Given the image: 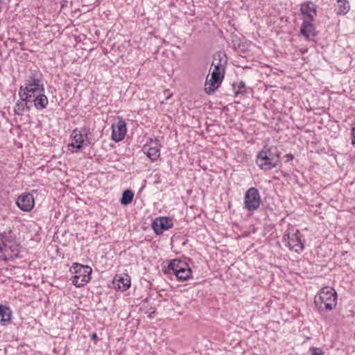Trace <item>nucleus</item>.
Wrapping results in <instances>:
<instances>
[{"instance_id": "1a4fd4ad", "label": "nucleus", "mask_w": 355, "mask_h": 355, "mask_svg": "<svg viewBox=\"0 0 355 355\" xmlns=\"http://www.w3.org/2000/svg\"><path fill=\"white\" fill-rule=\"evenodd\" d=\"M224 74L219 71H212L211 78L207 76L205 81V91L207 94H213L220 85Z\"/></svg>"}, {"instance_id": "aec40b11", "label": "nucleus", "mask_w": 355, "mask_h": 355, "mask_svg": "<svg viewBox=\"0 0 355 355\" xmlns=\"http://www.w3.org/2000/svg\"><path fill=\"white\" fill-rule=\"evenodd\" d=\"M133 198L134 193L130 189H126L122 193V196L120 199V202L123 205H128L132 202Z\"/></svg>"}, {"instance_id": "f257e3e1", "label": "nucleus", "mask_w": 355, "mask_h": 355, "mask_svg": "<svg viewBox=\"0 0 355 355\" xmlns=\"http://www.w3.org/2000/svg\"><path fill=\"white\" fill-rule=\"evenodd\" d=\"M39 92H44L43 75L37 69H31L24 84L19 87L20 99L30 101L34 94Z\"/></svg>"}, {"instance_id": "ddd939ff", "label": "nucleus", "mask_w": 355, "mask_h": 355, "mask_svg": "<svg viewBox=\"0 0 355 355\" xmlns=\"http://www.w3.org/2000/svg\"><path fill=\"white\" fill-rule=\"evenodd\" d=\"M300 12L304 16L303 21H313L317 16V6L311 1H307L300 5Z\"/></svg>"}, {"instance_id": "bb28decb", "label": "nucleus", "mask_w": 355, "mask_h": 355, "mask_svg": "<svg viewBox=\"0 0 355 355\" xmlns=\"http://www.w3.org/2000/svg\"><path fill=\"white\" fill-rule=\"evenodd\" d=\"M351 134L352 136V144L353 146H355V123L352 125V130H351Z\"/></svg>"}, {"instance_id": "0eeeda50", "label": "nucleus", "mask_w": 355, "mask_h": 355, "mask_svg": "<svg viewBox=\"0 0 355 355\" xmlns=\"http://www.w3.org/2000/svg\"><path fill=\"white\" fill-rule=\"evenodd\" d=\"M90 134L89 129L83 128V130L78 128L74 129L71 135L72 142L69 146L80 150L83 147L90 145L92 143V138L89 137Z\"/></svg>"}, {"instance_id": "b1692460", "label": "nucleus", "mask_w": 355, "mask_h": 355, "mask_svg": "<svg viewBox=\"0 0 355 355\" xmlns=\"http://www.w3.org/2000/svg\"><path fill=\"white\" fill-rule=\"evenodd\" d=\"M11 233H12V230L10 229H9V230L8 232L5 231L2 233H0V234L3 235V240L4 243L6 244H7V246H8L9 243H12L15 240V237L11 235Z\"/></svg>"}, {"instance_id": "6e6552de", "label": "nucleus", "mask_w": 355, "mask_h": 355, "mask_svg": "<svg viewBox=\"0 0 355 355\" xmlns=\"http://www.w3.org/2000/svg\"><path fill=\"white\" fill-rule=\"evenodd\" d=\"M261 199L259 190L255 187L248 189L244 196L245 207L250 211L257 210L261 204Z\"/></svg>"}, {"instance_id": "9d476101", "label": "nucleus", "mask_w": 355, "mask_h": 355, "mask_svg": "<svg viewBox=\"0 0 355 355\" xmlns=\"http://www.w3.org/2000/svg\"><path fill=\"white\" fill-rule=\"evenodd\" d=\"M160 141L156 139L155 140L150 139L142 148L143 152L152 161H156L160 156Z\"/></svg>"}, {"instance_id": "c756f323", "label": "nucleus", "mask_w": 355, "mask_h": 355, "mask_svg": "<svg viewBox=\"0 0 355 355\" xmlns=\"http://www.w3.org/2000/svg\"><path fill=\"white\" fill-rule=\"evenodd\" d=\"M91 338L92 340H98V337L97 336V334L96 333H93L92 335H91Z\"/></svg>"}, {"instance_id": "c85d7f7f", "label": "nucleus", "mask_w": 355, "mask_h": 355, "mask_svg": "<svg viewBox=\"0 0 355 355\" xmlns=\"http://www.w3.org/2000/svg\"><path fill=\"white\" fill-rule=\"evenodd\" d=\"M284 157L286 158V161L285 162H289L292 159H293L294 158V156L291 154V153H288V154H286Z\"/></svg>"}, {"instance_id": "7ed1b4c3", "label": "nucleus", "mask_w": 355, "mask_h": 355, "mask_svg": "<svg viewBox=\"0 0 355 355\" xmlns=\"http://www.w3.org/2000/svg\"><path fill=\"white\" fill-rule=\"evenodd\" d=\"M166 266L162 267V272L165 275L173 274L178 281H186L192 277V270L185 261L180 259L166 261Z\"/></svg>"}, {"instance_id": "2f4dec72", "label": "nucleus", "mask_w": 355, "mask_h": 355, "mask_svg": "<svg viewBox=\"0 0 355 355\" xmlns=\"http://www.w3.org/2000/svg\"><path fill=\"white\" fill-rule=\"evenodd\" d=\"M0 56H2V52L1 50H0Z\"/></svg>"}, {"instance_id": "cd10ccee", "label": "nucleus", "mask_w": 355, "mask_h": 355, "mask_svg": "<svg viewBox=\"0 0 355 355\" xmlns=\"http://www.w3.org/2000/svg\"><path fill=\"white\" fill-rule=\"evenodd\" d=\"M312 355H323V352L319 348H313Z\"/></svg>"}, {"instance_id": "f8f14e48", "label": "nucleus", "mask_w": 355, "mask_h": 355, "mask_svg": "<svg viewBox=\"0 0 355 355\" xmlns=\"http://www.w3.org/2000/svg\"><path fill=\"white\" fill-rule=\"evenodd\" d=\"M173 225L169 217H157L152 223L151 227L157 235L162 234L164 231L171 229Z\"/></svg>"}, {"instance_id": "f03ea898", "label": "nucleus", "mask_w": 355, "mask_h": 355, "mask_svg": "<svg viewBox=\"0 0 355 355\" xmlns=\"http://www.w3.org/2000/svg\"><path fill=\"white\" fill-rule=\"evenodd\" d=\"M280 154L277 147L264 146L257 156L256 163L261 170H271L279 162Z\"/></svg>"}, {"instance_id": "5701e85b", "label": "nucleus", "mask_w": 355, "mask_h": 355, "mask_svg": "<svg viewBox=\"0 0 355 355\" xmlns=\"http://www.w3.org/2000/svg\"><path fill=\"white\" fill-rule=\"evenodd\" d=\"M30 103V101H23L21 99V101L17 102L14 107V112L15 114L21 116L23 114V112L25 111V106L26 104Z\"/></svg>"}, {"instance_id": "f3484780", "label": "nucleus", "mask_w": 355, "mask_h": 355, "mask_svg": "<svg viewBox=\"0 0 355 355\" xmlns=\"http://www.w3.org/2000/svg\"><path fill=\"white\" fill-rule=\"evenodd\" d=\"M113 284L116 288H118L121 291H126L130 286V277L127 274H125L123 276L116 275Z\"/></svg>"}, {"instance_id": "393cba45", "label": "nucleus", "mask_w": 355, "mask_h": 355, "mask_svg": "<svg viewBox=\"0 0 355 355\" xmlns=\"http://www.w3.org/2000/svg\"><path fill=\"white\" fill-rule=\"evenodd\" d=\"M9 249L10 250L12 254L11 255V257H18V254L19 253V245L15 243H12L9 246Z\"/></svg>"}, {"instance_id": "423d86ee", "label": "nucleus", "mask_w": 355, "mask_h": 355, "mask_svg": "<svg viewBox=\"0 0 355 355\" xmlns=\"http://www.w3.org/2000/svg\"><path fill=\"white\" fill-rule=\"evenodd\" d=\"M283 241L286 247L291 250L296 252H302L304 248V244L302 241V234L300 232L293 227L288 228L284 233Z\"/></svg>"}, {"instance_id": "a211bd4d", "label": "nucleus", "mask_w": 355, "mask_h": 355, "mask_svg": "<svg viewBox=\"0 0 355 355\" xmlns=\"http://www.w3.org/2000/svg\"><path fill=\"white\" fill-rule=\"evenodd\" d=\"M12 314V311L9 306L0 304L1 324L2 325L6 326L10 323Z\"/></svg>"}, {"instance_id": "39448f33", "label": "nucleus", "mask_w": 355, "mask_h": 355, "mask_svg": "<svg viewBox=\"0 0 355 355\" xmlns=\"http://www.w3.org/2000/svg\"><path fill=\"white\" fill-rule=\"evenodd\" d=\"M70 271L74 273L72 282L76 287H82L91 280L92 269L89 266L74 263Z\"/></svg>"}, {"instance_id": "7c9ffc66", "label": "nucleus", "mask_w": 355, "mask_h": 355, "mask_svg": "<svg viewBox=\"0 0 355 355\" xmlns=\"http://www.w3.org/2000/svg\"><path fill=\"white\" fill-rule=\"evenodd\" d=\"M31 107L26 104V106H25V110H30Z\"/></svg>"}, {"instance_id": "2eb2a0df", "label": "nucleus", "mask_w": 355, "mask_h": 355, "mask_svg": "<svg viewBox=\"0 0 355 355\" xmlns=\"http://www.w3.org/2000/svg\"><path fill=\"white\" fill-rule=\"evenodd\" d=\"M313 22V21H303L300 28V34L304 36L306 40L314 42V37L316 36L318 32Z\"/></svg>"}, {"instance_id": "a878e982", "label": "nucleus", "mask_w": 355, "mask_h": 355, "mask_svg": "<svg viewBox=\"0 0 355 355\" xmlns=\"http://www.w3.org/2000/svg\"><path fill=\"white\" fill-rule=\"evenodd\" d=\"M3 235L0 234V254L3 252V250H6L7 246V244H6L3 241Z\"/></svg>"}, {"instance_id": "4be33fe9", "label": "nucleus", "mask_w": 355, "mask_h": 355, "mask_svg": "<svg viewBox=\"0 0 355 355\" xmlns=\"http://www.w3.org/2000/svg\"><path fill=\"white\" fill-rule=\"evenodd\" d=\"M232 87L235 96H238L239 94H243L246 92L245 83L243 80L239 81L237 84L234 83L232 84Z\"/></svg>"}, {"instance_id": "20e7f679", "label": "nucleus", "mask_w": 355, "mask_h": 355, "mask_svg": "<svg viewBox=\"0 0 355 355\" xmlns=\"http://www.w3.org/2000/svg\"><path fill=\"white\" fill-rule=\"evenodd\" d=\"M337 293L331 287L321 288L314 297V304L319 311L329 312L337 304Z\"/></svg>"}, {"instance_id": "4468645a", "label": "nucleus", "mask_w": 355, "mask_h": 355, "mask_svg": "<svg viewBox=\"0 0 355 355\" xmlns=\"http://www.w3.org/2000/svg\"><path fill=\"white\" fill-rule=\"evenodd\" d=\"M16 204L21 210L30 211L35 205L34 198L30 193H24L18 197Z\"/></svg>"}, {"instance_id": "6ab92c4d", "label": "nucleus", "mask_w": 355, "mask_h": 355, "mask_svg": "<svg viewBox=\"0 0 355 355\" xmlns=\"http://www.w3.org/2000/svg\"><path fill=\"white\" fill-rule=\"evenodd\" d=\"M222 58L221 55L220 53H216L214 55L213 60L211 62V66L214 67V71H219L223 73H225V69L222 64Z\"/></svg>"}, {"instance_id": "412c9836", "label": "nucleus", "mask_w": 355, "mask_h": 355, "mask_svg": "<svg viewBox=\"0 0 355 355\" xmlns=\"http://www.w3.org/2000/svg\"><path fill=\"white\" fill-rule=\"evenodd\" d=\"M337 15H346L350 10V4L347 0L337 3Z\"/></svg>"}, {"instance_id": "dca6fc26", "label": "nucleus", "mask_w": 355, "mask_h": 355, "mask_svg": "<svg viewBox=\"0 0 355 355\" xmlns=\"http://www.w3.org/2000/svg\"><path fill=\"white\" fill-rule=\"evenodd\" d=\"M30 103H34L36 110L41 111L47 107L49 100L44 92H39L34 94V96L30 99Z\"/></svg>"}, {"instance_id": "9b49d317", "label": "nucleus", "mask_w": 355, "mask_h": 355, "mask_svg": "<svg viewBox=\"0 0 355 355\" xmlns=\"http://www.w3.org/2000/svg\"><path fill=\"white\" fill-rule=\"evenodd\" d=\"M127 127L126 123L122 117H117V122L112 125L111 138L115 142L122 141L126 135Z\"/></svg>"}]
</instances>
